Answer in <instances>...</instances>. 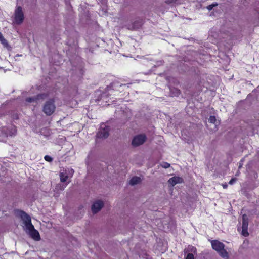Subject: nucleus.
I'll list each match as a JSON object with an SVG mask.
<instances>
[{
  "instance_id": "f257e3e1",
  "label": "nucleus",
  "mask_w": 259,
  "mask_h": 259,
  "mask_svg": "<svg viewBox=\"0 0 259 259\" xmlns=\"http://www.w3.org/2000/svg\"><path fill=\"white\" fill-rule=\"evenodd\" d=\"M17 214L21 217L23 221V229L33 240L39 241L40 236L38 231L35 229L31 223V218L23 211H18Z\"/></svg>"
},
{
  "instance_id": "f03ea898",
  "label": "nucleus",
  "mask_w": 259,
  "mask_h": 259,
  "mask_svg": "<svg viewBox=\"0 0 259 259\" xmlns=\"http://www.w3.org/2000/svg\"><path fill=\"white\" fill-rule=\"evenodd\" d=\"M211 246L212 248L219 252L222 257L224 258H228V253L224 249V245L223 243L218 240H212L211 241Z\"/></svg>"
},
{
  "instance_id": "7ed1b4c3",
  "label": "nucleus",
  "mask_w": 259,
  "mask_h": 259,
  "mask_svg": "<svg viewBox=\"0 0 259 259\" xmlns=\"http://www.w3.org/2000/svg\"><path fill=\"white\" fill-rule=\"evenodd\" d=\"M54 100L50 99L45 103L43 107V112L48 116L51 115L56 109V106L54 104Z\"/></svg>"
},
{
  "instance_id": "20e7f679",
  "label": "nucleus",
  "mask_w": 259,
  "mask_h": 259,
  "mask_svg": "<svg viewBox=\"0 0 259 259\" xmlns=\"http://www.w3.org/2000/svg\"><path fill=\"white\" fill-rule=\"evenodd\" d=\"M16 132V127L14 125H11L9 127H3L0 129V134L5 137L15 136Z\"/></svg>"
},
{
  "instance_id": "39448f33",
  "label": "nucleus",
  "mask_w": 259,
  "mask_h": 259,
  "mask_svg": "<svg viewBox=\"0 0 259 259\" xmlns=\"http://www.w3.org/2000/svg\"><path fill=\"white\" fill-rule=\"evenodd\" d=\"M24 18V14L21 7H17L15 12V23L17 24H20L23 22Z\"/></svg>"
},
{
  "instance_id": "423d86ee",
  "label": "nucleus",
  "mask_w": 259,
  "mask_h": 259,
  "mask_svg": "<svg viewBox=\"0 0 259 259\" xmlns=\"http://www.w3.org/2000/svg\"><path fill=\"white\" fill-rule=\"evenodd\" d=\"M109 126L103 123L101 125L100 130L97 134V137L99 138H106L109 136Z\"/></svg>"
},
{
  "instance_id": "0eeeda50",
  "label": "nucleus",
  "mask_w": 259,
  "mask_h": 259,
  "mask_svg": "<svg viewBox=\"0 0 259 259\" xmlns=\"http://www.w3.org/2000/svg\"><path fill=\"white\" fill-rule=\"evenodd\" d=\"M146 140V136L144 134H140L135 136L132 140V144L135 147L143 144Z\"/></svg>"
},
{
  "instance_id": "6e6552de",
  "label": "nucleus",
  "mask_w": 259,
  "mask_h": 259,
  "mask_svg": "<svg viewBox=\"0 0 259 259\" xmlns=\"http://www.w3.org/2000/svg\"><path fill=\"white\" fill-rule=\"evenodd\" d=\"M248 225V218L246 215L244 214L242 216V234L244 236H247L248 232L247 231Z\"/></svg>"
},
{
  "instance_id": "1a4fd4ad",
  "label": "nucleus",
  "mask_w": 259,
  "mask_h": 259,
  "mask_svg": "<svg viewBox=\"0 0 259 259\" xmlns=\"http://www.w3.org/2000/svg\"><path fill=\"white\" fill-rule=\"evenodd\" d=\"M74 172L72 169H68L60 174V178L61 182H65L69 178V175L71 177Z\"/></svg>"
},
{
  "instance_id": "9d476101",
  "label": "nucleus",
  "mask_w": 259,
  "mask_h": 259,
  "mask_svg": "<svg viewBox=\"0 0 259 259\" xmlns=\"http://www.w3.org/2000/svg\"><path fill=\"white\" fill-rule=\"evenodd\" d=\"M103 206V202L102 201L98 200L94 202L92 206V211L93 213H96L99 211Z\"/></svg>"
},
{
  "instance_id": "9b49d317",
  "label": "nucleus",
  "mask_w": 259,
  "mask_h": 259,
  "mask_svg": "<svg viewBox=\"0 0 259 259\" xmlns=\"http://www.w3.org/2000/svg\"><path fill=\"white\" fill-rule=\"evenodd\" d=\"M142 26V22L140 20H137L135 21L133 24H128L126 27L129 30H136L141 27Z\"/></svg>"
},
{
  "instance_id": "f8f14e48",
  "label": "nucleus",
  "mask_w": 259,
  "mask_h": 259,
  "mask_svg": "<svg viewBox=\"0 0 259 259\" xmlns=\"http://www.w3.org/2000/svg\"><path fill=\"white\" fill-rule=\"evenodd\" d=\"M47 95L46 94H39L36 97H29L26 98V101L29 103L32 102H36L37 103V101L40 99H44L46 97Z\"/></svg>"
},
{
  "instance_id": "ddd939ff",
  "label": "nucleus",
  "mask_w": 259,
  "mask_h": 259,
  "mask_svg": "<svg viewBox=\"0 0 259 259\" xmlns=\"http://www.w3.org/2000/svg\"><path fill=\"white\" fill-rule=\"evenodd\" d=\"M183 182V179L179 177H174L170 178L168 180V183L172 186L178 183H181Z\"/></svg>"
},
{
  "instance_id": "4468645a",
  "label": "nucleus",
  "mask_w": 259,
  "mask_h": 259,
  "mask_svg": "<svg viewBox=\"0 0 259 259\" xmlns=\"http://www.w3.org/2000/svg\"><path fill=\"white\" fill-rule=\"evenodd\" d=\"M141 181V179L138 177H133L130 181L129 184L131 185H135L139 183Z\"/></svg>"
},
{
  "instance_id": "2eb2a0df",
  "label": "nucleus",
  "mask_w": 259,
  "mask_h": 259,
  "mask_svg": "<svg viewBox=\"0 0 259 259\" xmlns=\"http://www.w3.org/2000/svg\"><path fill=\"white\" fill-rule=\"evenodd\" d=\"M171 95L172 96H178L180 94V91L177 89H173L171 90Z\"/></svg>"
},
{
  "instance_id": "dca6fc26",
  "label": "nucleus",
  "mask_w": 259,
  "mask_h": 259,
  "mask_svg": "<svg viewBox=\"0 0 259 259\" xmlns=\"http://www.w3.org/2000/svg\"><path fill=\"white\" fill-rule=\"evenodd\" d=\"M125 84H116L115 83H113V84H111V85L110 87H107V91H109L110 90L112 89V88H113L114 87H119L120 88H121L123 86H125Z\"/></svg>"
},
{
  "instance_id": "f3484780",
  "label": "nucleus",
  "mask_w": 259,
  "mask_h": 259,
  "mask_svg": "<svg viewBox=\"0 0 259 259\" xmlns=\"http://www.w3.org/2000/svg\"><path fill=\"white\" fill-rule=\"evenodd\" d=\"M187 250L188 251L191 252L190 253L193 254H196V248L192 246H189Z\"/></svg>"
},
{
  "instance_id": "a211bd4d",
  "label": "nucleus",
  "mask_w": 259,
  "mask_h": 259,
  "mask_svg": "<svg viewBox=\"0 0 259 259\" xmlns=\"http://www.w3.org/2000/svg\"><path fill=\"white\" fill-rule=\"evenodd\" d=\"M209 122L212 123H214L216 121V118L214 116H210L208 119Z\"/></svg>"
},
{
  "instance_id": "6ab92c4d",
  "label": "nucleus",
  "mask_w": 259,
  "mask_h": 259,
  "mask_svg": "<svg viewBox=\"0 0 259 259\" xmlns=\"http://www.w3.org/2000/svg\"><path fill=\"white\" fill-rule=\"evenodd\" d=\"M185 259H194V254L192 253H188L187 254Z\"/></svg>"
},
{
  "instance_id": "aec40b11",
  "label": "nucleus",
  "mask_w": 259,
  "mask_h": 259,
  "mask_svg": "<svg viewBox=\"0 0 259 259\" xmlns=\"http://www.w3.org/2000/svg\"><path fill=\"white\" fill-rule=\"evenodd\" d=\"M217 5V4L215 3V4H211V5H208L207 7V8L208 10H211L213 9V8L214 7V6H216Z\"/></svg>"
},
{
  "instance_id": "412c9836",
  "label": "nucleus",
  "mask_w": 259,
  "mask_h": 259,
  "mask_svg": "<svg viewBox=\"0 0 259 259\" xmlns=\"http://www.w3.org/2000/svg\"><path fill=\"white\" fill-rule=\"evenodd\" d=\"M162 166L165 168H167L168 167H170V164H169L167 162H164L162 164Z\"/></svg>"
},
{
  "instance_id": "4be33fe9",
  "label": "nucleus",
  "mask_w": 259,
  "mask_h": 259,
  "mask_svg": "<svg viewBox=\"0 0 259 259\" xmlns=\"http://www.w3.org/2000/svg\"><path fill=\"white\" fill-rule=\"evenodd\" d=\"M44 158L48 162H51L52 161V158L50 156L48 155L45 156Z\"/></svg>"
},
{
  "instance_id": "5701e85b",
  "label": "nucleus",
  "mask_w": 259,
  "mask_h": 259,
  "mask_svg": "<svg viewBox=\"0 0 259 259\" xmlns=\"http://www.w3.org/2000/svg\"><path fill=\"white\" fill-rule=\"evenodd\" d=\"M236 179H235V178L231 179L230 180V181H229V183L230 184L232 185V184H234V183L236 182Z\"/></svg>"
},
{
  "instance_id": "b1692460",
  "label": "nucleus",
  "mask_w": 259,
  "mask_h": 259,
  "mask_svg": "<svg viewBox=\"0 0 259 259\" xmlns=\"http://www.w3.org/2000/svg\"><path fill=\"white\" fill-rule=\"evenodd\" d=\"M1 41L4 45H7L8 44L7 41L4 38H3L2 39H1Z\"/></svg>"
},
{
  "instance_id": "393cba45",
  "label": "nucleus",
  "mask_w": 259,
  "mask_h": 259,
  "mask_svg": "<svg viewBox=\"0 0 259 259\" xmlns=\"http://www.w3.org/2000/svg\"><path fill=\"white\" fill-rule=\"evenodd\" d=\"M4 38V37L3 36L2 33L0 32V41L1 40V39H2L3 38Z\"/></svg>"
},
{
  "instance_id": "a878e982",
  "label": "nucleus",
  "mask_w": 259,
  "mask_h": 259,
  "mask_svg": "<svg viewBox=\"0 0 259 259\" xmlns=\"http://www.w3.org/2000/svg\"><path fill=\"white\" fill-rule=\"evenodd\" d=\"M223 188H227V184H223Z\"/></svg>"
},
{
  "instance_id": "bb28decb",
  "label": "nucleus",
  "mask_w": 259,
  "mask_h": 259,
  "mask_svg": "<svg viewBox=\"0 0 259 259\" xmlns=\"http://www.w3.org/2000/svg\"><path fill=\"white\" fill-rule=\"evenodd\" d=\"M66 186H67V184H66L64 186V187H63V188H62V189H61V190H63V189H64V188H65V187H66Z\"/></svg>"
}]
</instances>
